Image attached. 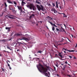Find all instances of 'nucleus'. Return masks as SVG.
I'll list each match as a JSON object with an SVG mask.
<instances>
[{
	"label": "nucleus",
	"instance_id": "1",
	"mask_svg": "<svg viewBox=\"0 0 77 77\" xmlns=\"http://www.w3.org/2000/svg\"><path fill=\"white\" fill-rule=\"evenodd\" d=\"M37 67L40 72H42L46 76H48V73H46L48 71L47 69L45 68L44 66L40 63H39V64L37 65Z\"/></svg>",
	"mask_w": 77,
	"mask_h": 77
},
{
	"label": "nucleus",
	"instance_id": "2",
	"mask_svg": "<svg viewBox=\"0 0 77 77\" xmlns=\"http://www.w3.org/2000/svg\"><path fill=\"white\" fill-rule=\"evenodd\" d=\"M29 4V3H28L27 5H26V6L27 8H29V9H31V10L32 9L33 11H35V9H36V7H35V6L34 5L32 4Z\"/></svg>",
	"mask_w": 77,
	"mask_h": 77
},
{
	"label": "nucleus",
	"instance_id": "3",
	"mask_svg": "<svg viewBox=\"0 0 77 77\" xmlns=\"http://www.w3.org/2000/svg\"><path fill=\"white\" fill-rule=\"evenodd\" d=\"M36 6H37V9L39 11H40L41 10L42 11H44V8H43V6L42 5H41V7L39 5H36Z\"/></svg>",
	"mask_w": 77,
	"mask_h": 77
},
{
	"label": "nucleus",
	"instance_id": "4",
	"mask_svg": "<svg viewBox=\"0 0 77 77\" xmlns=\"http://www.w3.org/2000/svg\"><path fill=\"white\" fill-rule=\"evenodd\" d=\"M65 50V51H69V52H74L75 51L72 50H67V49H65L64 48H63V50Z\"/></svg>",
	"mask_w": 77,
	"mask_h": 77
},
{
	"label": "nucleus",
	"instance_id": "5",
	"mask_svg": "<svg viewBox=\"0 0 77 77\" xmlns=\"http://www.w3.org/2000/svg\"><path fill=\"white\" fill-rule=\"evenodd\" d=\"M31 12H32V14L30 16V18H31L32 17H35V14H34V12L33 11H31Z\"/></svg>",
	"mask_w": 77,
	"mask_h": 77
},
{
	"label": "nucleus",
	"instance_id": "6",
	"mask_svg": "<svg viewBox=\"0 0 77 77\" xmlns=\"http://www.w3.org/2000/svg\"><path fill=\"white\" fill-rule=\"evenodd\" d=\"M17 8L19 10H20L21 12H23V10L22 9V7L21 6H18Z\"/></svg>",
	"mask_w": 77,
	"mask_h": 77
},
{
	"label": "nucleus",
	"instance_id": "7",
	"mask_svg": "<svg viewBox=\"0 0 77 77\" xmlns=\"http://www.w3.org/2000/svg\"><path fill=\"white\" fill-rule=\"evenodd\" d=\"M58 56H60V57L61 58V60H65V59H62V58H63V57H62V54H61V53H59V54H58Z\"/></svg>",
	"mask_w": 77,
	"mask_h": 77
},
{
	"label": "nucleus",
	"instance_id": "8",
	"mask_svg": "<svg viewBox=\"0 0 77 77\" xmlns=\"http://www.w3.org/2000/svg\"><path fill=\"white\" fill-rule=\"evenodd\" d=\"M24 4L26 5V3L25 2H23V1H22L21 4L22 6H24Z\"/></svg>",
	"mask_w": 77,
	"mask_h": 77
},
{
	"label": "nucleus",
	"instance_id": "9",
	"mask_svg": "<svg viewBox=\"0 0 77 77\" xmlns=\"http://www.w3.org/2000/svg\"><path fill=\"white\" fill-rule=\"evenodd\" d=\"M22 34H18V33H17V34H15L14 36H21V35H22Z\"/></svg>",
	"mask_w": 77,
	"mask_h": 77
},
{
	"label": "nucleus",
	"instance_id": "10",
	"mask_svg": "<svg viewBox=\"0 0 77 77\" xmlns=\"http://www.w3.org/2000/svg\"><path fill=\"white\" fill-rule=\"evenodd\" d=\"M7 2L8 3H11V4H13V2H11V1H10V0H7Z\"/></svg>",
	"mask_w": 77,
	"mask_h": 77
},
{
	"label": "nucleus",
	"instance_id": "11",
	"mask_svg": "<svg viewBox=\"0 0 77 77\" xmlns=\"http://www.w3.org/2000/svg\"><path fill=\"white\" fill-rule=\"evenodd\" d=\"M23 39L25 40V41H29V39L28 38H26L25 37H24L23 38Z\"/></svg>",
	"mask_w": 77,
	"mask_h": 77
},
{
	"label": "nucleus",
	"instance_id": "12",
	"mask_svg": "<svg viewBox=\"0 0 77 77\" xmlns=\"http://www.w3.org/2000/svg\"><path fill=\"white\" fill-rule=\"evenodd\" d=\"M35 3L37 4H39V5H41V2H38V0L36 1Z\"/></svg>",
	"mask_w": 77,
	"mask_h": 77
},
{
	"label": "nucleus",
	"instance_id": "13",
	"mask_svg": "<svg viewBox=\"0 0 77 77\" xmlns=\"http://www.w3.org/2000/svg\"><path fill=\"white\" fill-rule=\"evenodd\" d=\"M9 9H10V10H12V9H13L12 6V5H10L9 6Z\"/></svg>",
	"mask_w": 77,
	"mask_h": 77
},
{
	"label": "nucleus",
	"instance_id": "14",
	"mask_svg": "<svg viewBox=\"0 0 77 77\" xmlns=\"http://www.w3.org/2000/svg\"><path fill=\"white\" fill-rule=\"evenodd\" d=\"M61 14H63V17L64 18V17H67V15H66L65 14H64V13H61Z\"/></svg>",
	"mask_w": 77,
	"mask_h": 77
},
{
	"label": "nucleus",
	"instance_id": "15",
	"mask_svg": "<svg viewBox=\"0 0 77 77\" xmlns=\"http://www.w3.org/2000/svg\"><path fill=\"white\" fill-rule=\"evenodd\" d=\"M56 8H59V7H58V4H57V1L56 2Z\"/></svg>",
	"mask_w": 77,
	"mask_h": 77
},
{
	"label": "nucleus",
	"instance_id": "16",
	"mask_svg": "<svg viewBox=\"0 0 77 77\" xmlns=\"http://www.w3.org/2000/svg\"><path fill=\"white\" fill-rule=\"evenodd\" d=\"M7 48H8V49L9 50H11V51L12 50V49L11 48H10V47L9 46H7Z\"/></svg>",
	"mask_w": 77,
	"mask_h": 77
},
{
	"label": "nucleus",
	"instance_id": "17",
	"mask_svg": "<svg viewBox=\"0 0 77 77\" xmlns=\"http://www.w3.org/2000/svg\"><path fill=\"white\" fill-rule=\"evenodd\" d=\"M10 29H11V28L8 27H5V29H6V30H8V31H9V30H10Z\"/></svg>",
	"mask_w": 77,
	"mask_h": 77
},
{
	"label": "nucleus",
	"instance_id": "18",
	"mask_svg": "<svg viewBox=\"0 0 77 77\" xmlns=\"http://www.w3.org/2000/svg\"><path fill=\"white\" fill-rule=\"evenodd\" d=\"M17 44H19V46H20V44H22V43L18 42Z\"/></svg>",
	"mask_w": 77,
	"mask_h": 77
},
{
	"label": "nucleus",
	"instance_id": "19",
	"mask_svg": "<svg viewBox=\"0 0 77 77\" xmlns=\"http://www.w3.org/2000/svg\"><path fill=\"white\" fill-rule=\"evenodd\" d=\"M8 17V18H9L10 19H14V17H10L9 16H7Z\"/></svg>",
	"mask_w": 77,
	"mask_h": 77
},
{
	"label": "nucleus",
	"instance_id": "20",
	"mask_svg": "<svg viewBox=\"0 0 77 77\" xmlns=\"http://www.w3.org/2000/svg\"><path fill=\"white\" fill-rule=\"evenodd\" d=\"M54 14H56V13H57V11H56V9H55L54 10Z\"/></svg>",
	"mask_w": 77,
	"mask_h": 77
},
{
	"label": "nucleus",
	"instance_id": "21",
	"mask_svg": "<svg viewBox=\"0 0 77 77\" xmlns=\"http://www.w3.org/2000/svg\"><path fill=\"white\" fill-rule=\"evenodd\" d=\"M56 30H57V32H58V31H59V32H61V31L59 30V29H58L57 28H56Z\"/></svg>",
	"mask_w": 77,
	"mask_h": 77
},
{
	"label": "nucleus",
	"instance_id": "22",
	"mask_svg": "<svg viewBox=\"0 0 77 77\" xmlns=\"http://www.w3.org/2000/svg\"><path fill=\"white\" fill-rule=\"evenodd\" d=\"M54 26V27H57V26L56 25H55L54 23L53 25V26Z\"/></svg>",
	"mask_w": 77,
	"mask_h": 77
},
{
	"label": "nucleus",
	"instance_id": "23",
	"mask_svg": "<svg viewBox=\"0 0 77 77\" xmlns=\"http://www.w3.org/2000/svg\"><path fill=\"white\" fill-rule=\"evenodd\" d=\"M37 53H42V51H38Z\"/></svg>",
	"mask_w": 77,
	"mask_h": 77
},
{
	"label": "nucleus",
	"instance_id": "24",
	"mask_svg": "<svg viewBox=\"0 0 77 77\" xmlns=\"http://www.w3.org/2000/svg\"><path fill=\"white\" fill-rule=\"evenodd\" d=\"M62 30H63V32H65V33H66V31H65V29H63Z\"/></svg>",
	"mask_w": 77,
	"mask_h": 77
},
{
	"label": "nucleus",
	"instance_id": "25",
	"mask_svg": "<svg viewBox=\"0 0 77 77\" xmlns=\"http://www.w3.org/2000/svg\"><path fill=\"white\" fill-rule=\"evenodd\" d=\"M4 4H5V7H7V6H8V5H7V4H6V2H5Z\"/></svg>",
	"mask_w": 77,
	"mask_h": 77
},
{
	"label": "nucleus",
	"instance_id": "26",
	"mask_svg": "<svg viewBox=\"0 0 77 77\" xmlns=\"http://www.w3.org/2000/svg\"><path fill=\"white\" fill-rule=\"evenodd\" d=\"M55 9V8H52V9H51V11H52V12H54V11Z\"/></svg>",
	"mask_w": 77,
	"mask_h": 77
},
{
	"label": "nucleus",
	"instance_id": "27",
	"mask_svg": "<svg viewBox=\"0 0 77 77\" xmlns=\"http://www.w3.org/2000/svg\"><path fill=\"white\" fill-rule=\"evenodd\" d=\"M52 5H53V6H55L56 5L55 4H54V3H52Z\"/></svg>",
	"mask_w": 77,
	"mask_h": 77
},
{
	"label": "nucleus",
	"instance_id": "28",
	"mask_svg": "<svg viewBox=\"0 0 77 77\" xmlns=\"http://www.w3.org/2000/svg\"><path fill=\"white\" fill-rule=\"evenodd\" d=\"M68 56L70 58V59H72V57L70 55Z\"/></svg>",
	"mask_w": 77,
	"mask_h": 77
},
{
	"label": "nucleus",
	"instance_id": "29",
	"mask_svg": "<svg viewBox=\"0 0 77 77\" xmlns=\"http://www.w3.org/2000/svg\"><path fill=\"white\" fill-rule=\"evenodd\" d=\"M55 29V28H54V27H53L52 28V30L53 31H54Z\"/></svg>",
	"mask_w": 77,
	"mask_h": 77
},
{
	"label": "nucleus",
	"instance_id": "30",
	"mask_svg": "<svg viewBox=\"0 0 77 77\" xmlns=\"http://www.w3.org/2000/svg\"><path fill=\"white\" fill-rule=\"evenodd\" d=\"M58 55L57 54H55V57H58Z\"/></svg>",
	"mask_w": 77,
	"mask_h": 77
},
{
	"label": "nucleus",
	"instance_id": "31",
	"mask_svg": "<svg viewBox=\"0 0 77 77\" xmlns=\"http://www.w3.org/2000/svg\"><path fill=\"white\" fill-rule=\"evenodd\" d=\"M14 5H17V2H16L15 1H14Z\"/></svg>",
	"mask_w": 77,
	"mask_h": 77
},
{
	"label": "nucleus",
	"instance_id": "32",
	"mask_svg": "<svg viewBox=\"0 0 77 77\" xmlns=\"http://www.w3.org/2000/svg\"><path fill=\"white\" fill-rule=\"evenodd\" d=\"M50 24H51V26H53V23H52V22L50 23Z\"/></svg>",
	"mask_w": 77,
	"mask_h": 77
},
{
	"label": "nucleus",
	"instance_id": "33",
	"mask_svg": "<svg viewBox=\"0 0 77 77\" xmlns=\"http://www.w3.org/2000/svg\"><path fill=\"white\" fill-rule=\"evenodd\" d=\"M56 24L57 25V26H62V24Z\"/></svg>",
	"mask_w": 77,
	"mask_h": 77
},
{
	"label": "nucleus",
	"instance_id": "34",
	"mask_svg": "<svg viewBox=\"0 0 77 77\" xmlns=\"http://www.w3.org/2000/svg\"><path fill=\"white\" fill-rule=\"evenodd\" d=\"M12 10V11L13 12H14L15 11V10H14V9L12 8L11 9V10Z\"/></svg>",
	"mask_w": 77,
	"mask_h": 77
},
{
	"label": "nucleus",
	"instance_id": "35",
	"mask_svg": "<svg viewBox=\"0 0 77 77\" xmlns=\"http://www.w3.org/2000/svg\"><path fill=\"white\" fill-rule=\"evenodd\" d=\"M26 37H29V35L28 34H26Z\"/></svg>",
	"mask_w": 77,
	"mask_h": 77
},
{
	"label": "nucleus",
	"instance_id": "36",
	"mask_svg": "<svg viewBox=\"0 0 77 77\" xmlns=\"http://www.w3.org/2000/svg\"><path fill=\"white\" fill-rule=\"evenodd\" d=\"M48 75H50V72H49L48 71Z\"/></svg>",
	"mask_w": 77,
	"mask_h": 77
},
{
	"label": "nucleus",
	"instance_id": "37",
	"mask_svg": "<svg viewBox=\"0 0 77 77\" xmlns=\"http://www.w3.org/2000/svg\"><path fill=\"white\" fill-rule=\"evenodd\" d=\"M67 76H68V77H71V76L70 75H68V74L67 75Z\"/></svg>",
	"mask_w": 77,
	"mask_h": 77
},
{
	"label": "nucleus",
	"instance_id": "38",
	"mask_svg": "<svg viewBox=\"0 0 77 77\" xmlns=\"http://www.w3.org/2000/svg\"><path fill=\"white\" fill-rule=\"evenodd\" d=\"M47 18H51V17H50L49 16H48V17H46Z\"/></svg>",
	"mask_w": 77,
	"mask_h": 77
},
{
	"label": "nucleus",
	"instance_id": "39",
	"mask_svg": "<svg viewBox=\"0 0 77 77\" xmlns=\"http://www.w3.org/2000/svg\"><path fill=\"white\" fill-rule=\"evenodd\" d=\"M54 69L55 71H56V67L54 66Z\"/></svg>",
	"mask_w": 77,
	"mask_h": 77
},
{
	"label": "nucleus",
	"instance_id": "40",
	"mask_svg": "<svg viewBox=\"0 0 77 77\" xmlns=\"http://www.w3.org/2000/svg\"><path fill=\"white\" fill-rule=\"evenodd\" d=\"M2 56V54L0 53V56L1 57V56Z\"/></svg>",
	"mask_w": 77,
	"mask_h": 77
},
{
	"label": "nucleus",
	"instance_id": "41",
	"mask_svg": "<svg viewBox=\"0 0 77 77\" xmlns=\"http://www.w3.org/2000/svg\"><path fill=\"white\" fill-rule=\"evenodd\" d=\"M63 41V38H62L61 40V42H62V41Z\"/></svg>",
	"mask_w": 77,
	"mask_h": 77
},
{
	"label": "nucleus",
	"instance_id": "42",
	"mask_svg": "<svg viewBox=\"0 0 77 77\" xmlns=\"http://www.w3.org/2000/svg\"><path fill=\"white\" fill-rule=\"evenodd\" d=\"M55 47H56V48H57V46H56L55 45H54Z\"/></svg>",
	"mask_w": 77,
	"mask_h": 77
},
{
	"label": "nucleus",
	"instance_id": "43",
	"mask_svg": "<svg viewBox=\"0 0 77 77\" xmlns=\"http://www.w3.org/2000/svg\"><path fill=\"white\" fill-rule=\"evenodd\" d=\"M8 66H9V67H10V65L9 64V63H8Z\"/></svg>",
	"mask_w": 77,
	"mask_h": 77
},
{
	"label": "nucleus",
	"instance_id": "44",
	"mask_svg": "<svg viewBox=\"0 0 77 77\" xmlns=\"http://www.w3.org/2000/svg\"><path fill=\"white\" fill-rule=\"evenodd\" d=\"M55 66H57V67H58V65H57V64H56Z\"/></svg>",
	"mask_w": 77,
	"mask_h": 77
},
{
	"label": "nucleus",
	"instance_id": "45",
	"mask_svg": "<svg viewBox=\"0 0 77 77\" xmlns=\"http://www.w3.org/2000/svg\"><path fill=\"white\" fill-rule=\"evenodd\" d=\"M10 16H11V17H15V16H14V15H10Z\"/></svg>",
	"mask_w": 77,
	"mask_h": 77
},
{
	"label": "nucleus",
	"instance_id": "46",
	"mask_svg": "<svg viewBox=\"0 0 77 77\" xmlns=\"http://www.w3.org/2000/svg\"><path fill=\"white\" fill-rule=\"evenodd\" d=\"M2 71H5V70L4 69H3V68H2Z\"/></svg>",
	"mask_w": 77,
	"mask_h": 77
},
{
	"label": "nucleus",
	"instance_id": "47",
	"mask_svg": "<svg viewBox=\"0 0 77 77\" xmlns=\"http://www.w3.org/2000/svg\"><path fill=\"white\" fill-rule=\"evenodd\" d=\"M9 69L10 70L12 69V68L11 67V66H10V67H9Z\"/></svg>",
	"mask_w": 77,
	"mask_h": 77
},
{
	"label": "nucleus",
	"instance_id": "48",
	"mask_svg": "<svg viewBox=\"0 0 77 77\" xmlns=\"http://www.w3.org/2000/svg\"><path fill=\"white\" fill-rule=\"evenodd\" d=\"M65 64H67V63H68L67 62H65Z\"/></svg>",
	"mask_w": 77,
	"mask_h": 77
},
{
	"label": "nucleus",
	"instance_id": "49",
	"mask_svg": "<svg viewBox=\"0 0 77 77\" xmlns=\"http://www.w3.org/2000/svg\"><path fill=\"white\" fill-rule=\"evenodd\" d=\"M57 76L58 77H59V74H57Z\"/></svg>",
	"mask_w": 77,
	"mask_h": 77
},
{
	"label": "nucleus",
	"instance_id": "50",
	"mask_svg": "<svg viewBox=\"0 0 77 77\" xmlns=\"http://www.w3.org/2000/svg\"><path fill=\"white\" fill-rule=\"evenodd\" d=\"M73 59H76V57H73Z\"/></svg>",
	"mask_w": 77,
	"mask_h": 77
},
{
	"label": "nucleus",
	"instance_id": "51",
	"mask_svg": "<svg viewBox=\"0 0 77 77\" xmlns=\"http://www.w3.org/2000/svg\"><path fill=\"white\" fill-rule=\"evenodd\" d=\"M60 9H62V6H60Z\"/></svg>",
	"mask_w": 77,
	"mask_h": 77
},
{
	"label": "nucleus",
	"instance_id": "52",
	"mask_svg": "<svg viewBox=\"0 0 77 77\" xmlns=\"http://www.w3.org/2000/svg\"><path fill=\"white\" fill-rule=\"evenodd\" d=\"M71 36L72 37V38H73V37H74V35H72V34H71Z\"/></svg>",
	"mask_w": 77,
	"mask_h": 77
},
{
	"label": "nucleus",
	"instance_id": "53",
	"mask_svg": "<svg viewBox=\"0 0 77 77\" xmlns=\"http://www.w3.org/2000/svg\"><path fill=\"white\" fill-rule=\"evenodd\" d=\"M36 59H38V60H39V59H39V58H36Z\"/></svg>",
	"mask_w": 77,
	"mask_h": 77
},
{
	"label": "nucleus",
	"instance_id": "54",
	"mask_svg": "<svg viewBox=\"0 0 77 77\" xmlns=\"http://www.w3.org/2000/svg\"><path fill=\"white\" fill-rule=\"evenodd\" d=\"M64 26H65V27L66 29V25H65V24H64Z\"/></svg>",
	"mask_w": 77,
	"mask_h": 77
},
{
	"label": "nucleus",
	"instance_id": "55",
	"mask_svg": "<svg viewBox=\"0 0 77 77\" xmlns=\"http://www.w3.org/2000/svg\"><path fill=\"white\" fill-rule=\"evenodd\" d=\"M7 61H8V62H9V63H11V62H10V61L9 60H8Z\"/></svg>",
	"mask_w": 77,
	"mask_h": 77
},
{
	"label": "nucleus",
	"instance_id": "56",
	"mask_svg": "<svg viewBox=\"0 0 77 77\" xmlns=\"http://www.w3.org/2000/svg\"><path fill=\"white\" fill-rule=\"evenodd\" d=\"M63 51H64V53H66V51H64V50H63Z\"/></svg>",
	"mask_w": 77,
	"mask_h": 77
},
{
	"label": "nucleus",
	"instance_id": "57",
	"mask_svg": "<svg viewBox=\"0 0 77 77\" xmlns=\"http://www.w3.org/2000/svg\"><path fill=\"white\" fill-rule=\"evenodd\" d=\"M63 65H64V64H61V65L62 66H63Z\"/></svg>",
	"mask_w": 77,
	"mask_h": 77
},
{
	"label": "nucleus",
	"instance_id": "58",
	"mask_svg": "<svg viewBox=\"0 0 77 77\" xmlns=\"http://www.w3.org/2000/svg\"><path fill=\"white\" fill-rule=\"evenodd\" d=\"M76 45L75 46V47H77V44H76Z\"/></svg>",
	"mask_w": 77,
	"mask_h": 77
},
{
	"label": "nucleus",
	"instance_id": "59",
	"mask_svg": "<svg viewBox=\"0 0 77 77\" xmlns=\"http://www.w3.org/2000/svg\"><path fill=\"white\" fill-rule=\"evenodd\" d=\"M58 14H62V13H58Z\"/></svg>",
	"mask_w": 77,
	"mask_h": 77
},
{
	"label": "nucleus",
	"instance_id": "60",
	"mask_svg": "<svg viewBox=\"0 0 77 77\" xmlns=\"http://www.w3.org/2000/svg\"><path fill=\"white\" fill-rule=\"evenodd\" d=\"M35 56H38V55L37 54H35Z\"/></svg>",
	"mask_w": 77,
	"mask_h": 77
},
{
	"label": "nucleus",
	"instance_id": "61",
	"mask_svg": "<svg viewBox=\"0 0 77 77\" xmlns=\"http://www.w3.org/2000/svg\"><path fill=\"white\" fill-rule=\"evenodd\" d=\"M67 38V39H68V40L69 41H70V40H69V39L68 38Z\"/></svg>",
	"mask_w": 77,
	"mask_h": 77
},
{
	"label": "nucleus",
	"instance_id": "62",
	"mask_svg": "<svg viewBox=\"0 0 77 77\" xmlns=\"http://www.w3.org/2000/svg\"><path fill=\"white\" fill-rule=\"evenodd\" d=\"M6 52H7V53H9V52L8 51H6Z\"/></svg>",
	"mask_w": 77,
	"mask_h": 77
},
{
	"label": "nucleus",
	"instance_id": "63",
	"mask_svg": "<svg viewBox=\"0 0 77 77\" xmlns=\"http://www.w3.org/2000/svg\"><path fill=\"white\" fill-rule=\"evenodd\" d=\"M4 52H6V51L5 50L4 51Z\"/></svg>",
	"mask_w": 77,
	"mask_h": 77
},
{
	"label": "nucleus",
	"instance_id": "64",
	"mask_svg": "<svg viewBox=\"0 0 77 77\" xmlns=\"http://www.w3.org/2000/svg\"><path fill=\"white\" fill-rule=\"evenodd\" d=\"M17 51H19V49H17Z\"/></svg>",
	"mask_w": 77,
	"mask_h": 77
}]
</instances>
